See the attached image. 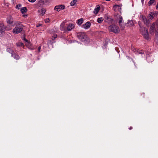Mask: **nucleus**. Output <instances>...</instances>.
Returning a JSON list of instances; mask_svg holds the SVG:
<instances>
[{"mask_svg":"<svg viewBox=\"0 0 158 158\" xmlns=\"http://www.w3.org/2000/svg\"><path fill=\"white\" fill-rule=\"evenodd\" d=\"M65 6L64 5H59L56 6L55 7L54 10H56L58 12L60 11L61 10H63L64 9Z\"/></svg>","mask_w":158,"mask_h":158,"instance_id":"6","label":"nucleus"},{"mask_svg":"<svg viewBox=\"0 0 158 158\" xmlns=\"http://www.w3.org/2000/svg\"><path fill=\"white\" fill-rule=\"evenodd\" d=\"M139 25L140 27L139 30L143 37L145 39L147 40H149V37L148 29L145 27H141L139 23Z\"/></svg>","mask_w":158,"mask_h":158,"instance_id":"2","label":"nucleus"},{"mask_svg":"<svg viewBox=\"0 0 158 158\" xmlns=\"http://www.w3.org/2000/svg\"><path fill=\"white\" fill-rule=\"evenodd\" d=\"M119 25L121 26H122V24H121V23H122V22L123 21V18L121 16H119Z\"/></svg>","mask_w":158,"mask_h":158,"instance_id":"23","label":"nucleus"},{"mask_svg":"<svg viewBox=\"0 0 158 158\" xmlns=\"http://www.w3.org/2000/svg\"><path fill=\"white\" fill-rule=\"evenodd\" d=\"M43 2L42 1H40L37 4H36V7L37 8H39V7L41 6L42 4H43Z\"/></svg>","mask_w":158,"mask_h":158,"instance_id":"17","label":"nucleus"},{"mask_svg":"<svg viewBox=\"0 0 158 158\" xmlns=\"http://www.w3.org/2000/svg\"><path fill=\"white\" fill-rule=\"evenodd\" d=\"M123 29H124L123 28H122V30H123Z\"/></svg>","mask_w":158,"mask_h":158,"instance_id":"45","label":"nucleus"},{"mask_svg":"<svg viewBox=\"0 0 158 158\" xmlns=\"http://www.w3.org/2000/svg\"><path fill=\"white\" fill-rule=\"evenodd\" d=\"M155 0H150L148 2L149 5H152L155 2Z\"/></svg>","mask_w":158,"mask_h":158,"instance_id":"26","label":"nucleus"},{"mask_svg":"<svg viewBox=\"0 0 158 158\" xmlns=\"http://www.w3.org/2000/svg\"><path fill=\"white\" fill-rule=\"evenodd\" d=\"M132 128H133V127H130L129 129L130 130H131L132 129Z\"/></svg>","mask_w":158,"mask_h":158,"instance_id":"40","label":"nucleus"},{"mask_svg":"<svg viewBox=\"0 0 158 158\" xmlns=\"http://www.w3.org/2000/svg\"><path fill=\"white\" fill-rule=\"evenodd\" d=\"M12 57H13L14 59L16 60H19L20 59V56L17 54L14 53L13 54L11 55Z\"/></svg>","mask_w":158,"mask_h":158,"instance_id":"15","label":"nucleus"},{"mask_svg":"<svg viewBox=\"0 0 158 158\" xmlns=\"http://www.w3.org/2000/svg\"><path fill=\"white\" fill-rule=\"evenodd\" d=\"M115 7H117H117H120V6H118V5H116V6H115Z\"/></svg>","mask_w":158,"mask_h":158,"instance_id":"42","label":"nucleus"},{"mask_svg":"<svg viewBox=\"0 0 158 158\" xmlns=\"http://www.w3.org/2000/svg\"><path fill=\"white\" fill-rule=\"evenodd\" d=\"M127 57L128 59H129L130 60L134 62V64L135 65V63L134 61L133 60V59L131 58L129 56H127Z\"/></svg>","mask_w":158,"mask_h":158,"instance_id":"31","label":"nucleus"},{"mask_svg":"<svg viewBox=\"0 0 158 158\" xmlns=\"http://www.w3.org/2000/svg\"><path fill=\"white\" fill-rule=\"evenodd\" d=\"M15 24L16 26H19L20 25H22L21 24V23L18 21L15 22Z\"/></svg>","mask_w":158,"mask_h":158,"instance_id":"27","label":"nucleus"},{"mask_svg":"<svg viewBox=\"0 0 158 158\" xmlns=\"http://www.w3.org/2000/svg\"><path fill=\"white\" fill-rule=\"evenodd\" d=\"M75 27V25L74 24L72 23H69L67 26L66 29L68 31H71Z\"/></svg>","mask_w":158,"mask_h":158,"instance_id":"7","label":"nucleus"},{"mask_svg":"<svg viewBox=\"0 0 158 158\" xmlns=\"http://www.w3.org/2000/svg\"><path fill=\"white\" fill-rule=\"evenodd\" d=\"M77 35L78 38L82 42H85L86 41H88V38L84 32H77Z\"/></svg>","mask_w":158,"mask_h":158,"instance_id":"1","label":"nucleus"},{"mask_svg":"<svg viewBox=\"0 0 158 158\" xmlns=\"http://www.w3.org/2000/svg\"><path fill=\"white\" fill-rule=\"evenodd\" d=\"M41 25L40 24H39L36 26V27H38Z\"/></svg>","mask_w":158,"mask_h":158,"instance_id":"41","label":"nucleus"},{"mask_svg":"<svg viewBox=\"0 0 158 158\" xmlns=\"http://www.w3.org/2000/svg\"><path fill=\"white\" fill-rule=\"evenodd\" d=\"M142 18L144 23L147 26L149 24V22L147 18L145 16H142Z\"/></svg>","mask_w":158,"mask_h":158,"instance_id":"13","label":"nucleus"},{"mask_svg":"<svg viewBox=\"0 0 158 158\" xmlns=\"http://www.w3.org/2000/svg\"><path fill=\"white\" fill-rule=\"evenodd\" d=\"M50 21V20L49 19H46L45 20V22L46 23H47L49 22Z\"/></svg>","mask_w":158,"mask_h":158,"instance_id":"33","label":"nucleus"},{"mask_svg":"<svg viewBox=\"0 0 158 158\" xmlns=\"http://www.w3.org/2000/svg\"><path fill=\"white\" fill-rule=\"evenodd\" d=\"M27 15H23V16L24 17L26 18L27 17Z\"/></svg>","mask_w":158,"mask_h":158,"instance_id":"37","label":"nucleus"},{"mask_svg":"<svg viewBox=\"0 0 158 158\" xmlns=\"http://www.w3.org/2000/svg\"><path fill=\"white\" fill-rule=\"evenodd\" d=\"M154 13L153 12H151V13L148 15V18L151 19H152L154 18Z\"/></svg>","mask_w":158,"mask_h":158,"instance_id":"19","label":"nucleus"},{"mask_svg":"<svg viewBox=\"0 0 158 158\" xmlns=\"http://www.w3.org/2000/svg\"><path fill=\"white\" fill-rule=\"evenodd\" d=\"M23 44L22 43L19 42L16 44V45L18 46H22Z\"/></svg>","mask_w":158,"mask_h":158,"instance_id":"30","label":"nucleus"},{"mask_svg":"<svg viewBox=\"0 0 158 158\" xmlns=\"http://www.w3.org/2000/svg\"><path fill=\"white\" fill-rule=\"evenodd\" d=\"M133 48H132V49H133ZM133 51L135 52H136V53L137 54H144V51L143 50H137L136 49H132Z\"/></svg>","mask_w":158,"mask_h":158,"instance_id":"12","label":"nucleus"},{"mask_svg":"<svg viewBox=\"0 0 158 158\" xmlns=\"http://www.w3.org/2000/svg\"><path fill=\"white\" fill-rule=\"evenodd\" d=\"M57 35L56 34H54L52 37V40H54L55 38H56Z\"/></svg>","mask_w":158,"mask_h":158,"instance_id":"29","label":"nucleus"},{"mask_svg":"<svg viewBox=\"0 0 158 158\" xmlns=\"http://www.w3.org/2000/svg\"><path fill=\"white\" fill-rule=\"evenodd\" d=\"M108 29L110 31L115 33H118L120 32L119 27L114 24H112L110 26L108 27Z\"/></svg>","mask_w":158,"mask_h":158,"instance_id":"3","label":"nucleus"},{"mask_svg":"<svg viewBox=\"0 0 158 158\" xmlns=\"http://www.w3.org/2000/svg\"><path fill=\"white\" fill-rule=\"evenodd\" d=\"M100 10V6H97L94 9L93 12L94 14H97L99 11Z\"/></svg>","mask_w":158,"mask_h":158,"instance_id":"14","label":"nucleus"},{"mask_svg":"<svg viewBox=\"0 0 158 158\" xmlns=\"http://www.w3.org/2000/svg\"><path fill=\"white\" fill-rule=\"evenodd\" d=\"M41 46H39L38 48V51L39 52H40V49H41Z\"/></svg>","mask_w":158,"mask_h":158,"instance_id":"34","label":"nucleus"},{"mask_svg":"<svg viewBox=\"0 0 158 158\" xmlns=\"http://www.w3.org/2000/svg\"><path fill=\"white\" fill-rule=\"evenodd\" d=\"M155 35V41L156 44L158 45V31L157 32V33H156Z\"/></svg>","mask_w":158,"mask_h":158,"instance_id":"24","label":"nucleus"},{"mask_svg":"<svg viewBox=\"0 0 158 158\" xmlns=\"http://www.w3.org/2000/svg\"><path fill=\"white\" fill-rule=\"evenodd\" d=\"M104 20V19L102 17L98 18L97 19V21L98 23H101Z\"/></svg>","mask_w":158,"mask_h":158,"instance_id":"21","label":"nucleus"},{"mask_svg":"<svg viewBox=\"0 0 158 158\" xmlns=\"http://www.w3.org/2000/svg\"><path fill=\"white\" fill-rule=\"evenodd\" d=\"M28 0L30 2H34L36 1V0Z\"/></svg>","mask_w":158,"mask_h":158,"instance_id":"35","label":"nucleus"},{"mask_svg":"<svg viewBox=\"0 0 158 158\" xmlns=\"http://www.w3.org/2000/svg\"><path fill=\"white\" fill-rule=\"evenodd\" d=\"M150 56H147V60L149 61V62H150V60H149V59L150 58Z\"/></svg>","mask_w":158,"mask_h":158,"instance_id":"36","label":"nucleus"},{"mask_svg":"<svg viewBox=\"0 0 158 158\" xmlns=\"http://www.w3.org/2000/svg\"><path fill=\"white\" fill-rule=\"evenodd\" d=\"M106 0L107 1H110V0Z\"/></svg>","mask_w":158,"mask_h":158,"instance_id":"44","label":"nucleus"},{"mask_svg":"<svg viewBox=\"0 0 158 158\" xmlns=\"http://www.w3.org/2000/svg\"><path fill=\"white\" fill-rule=\"evenodd\" d=\"M155 23L156 26V28H158V20Z\"/></svg>","mask_w":158,"mask_h":158,"instance_id":"32","label":"nucleus"},{"mask_svg":"<svg viewBox=\"0 0 158 158\" xmlns=\"http://www.w3.org/2000/svg\"><path fill=\"white\" fill-rule=\"evenodd\" d=\"M46 10L45 9L42 8L40 10H38V12L39 13V15H40L43 16L45 14Z\"/></svg>","mask_w":158,"mask_h":158,"instance_id":"10","label":"nucleus"},{"mask_svg":"<svg viewBox=\"0 0 158 158\" xmlns=\"http://www.w3.org/2000/svg\"><path fill=\"white\" fill-rule=\"evenodd\" d=\"M156 26L155 23H153L150 27V30H151V32L153 33L154 31H156Z\"/></svg>","mask_w":158,"mask_h":158,"instance_id":"11","label":"nucleus"},{"mask_svg":"<svg viewBox=\"0 0 158 158\" xmlns=\"http://www.w3.org/2000/svg\"><path fill=\"white\" fill-rule=\"evenodd\" d=\"M27 10L26 7H23L21 9V11L22 14L24 13L27 12Z\"/></svg>","mask_w":158,"mask_h":158,"instance_id":"18","label":"nucleus"},{"mask_svg":"<svg viewBox=\"0 0 158 158\" xmlns=\"http://www.w3.org/2000/svg\"><path fill=\"white\" fill-rule=\"evenodd\" d=\"M22 5L20 4H19L16 6V8L18 9H19L20 7Z\"/></svg>","mask_w":158,"mask_h":158,"instance_id":"28","label":"nucleus"},{"mask_svg":"<svg viewBox=\"0 0 158 158\" xmlns=\"http://www.w3.org/2000/svg\"><path fill=\"white\" fill-rule=\"evenodd\" d=\"M109 19V18H108V17H106V19Z\"/></svg>","mask_w":158,"mask_h":158,"instance_id":"43","label":"nucleus"},{"mask_svg":"<svg viewBox=\"0 0 158 158\" xmlns=\"http://www.w3.org/2000/svg\"><path fill=\"white\" fill-rule=\"evenodd\" d=\"M64 23H62L61 24L60 26V29L61 30L63 31L64 30Z\"/></svg>","mask_w":158,"mask_h":158,"instance_id":"25","label":"nucleus"},{"mask_svg":"<svg viewBox=\"0 0 158 158\" xmlns=\"http://www.w3.org/2000/svg\"><path fill=\"white\" fill-rule=\"evenodd\" d=\"M24 40L26 42H28V41L27 39H26V38H24Z\"/></svg>","mask_w":158,"mask_h":158,"instance_id":"38","label":"nucleus"},{"mask_svg":"<svg viewBox=\"0 0 158 158\" xmlns=\"http://www.w3.org/2000/svg\"><path fill=\"white\" fill-rule=\"evenodd\" d=\"M6 22L9 24H11L13 23V19L11 16L9 15L7 17L6 19Z\"/></svg>","mask_w":158,"mask_h":158,"instance_id":"9","label":"nucleus"},{"mask_svg":"<svg viewBox=\"0 0 158 158\" xmlns=\"http://www.w3.org/2000/svg\"><path fill=\"white\" fill-rule=\"evenodd\" d=\"M156 9L158 10V2L156 6Z\"/></svg>","mask_w":158,"mask_h":158,"instance_id":"39","label":"nucleus"},{"mask_svg":"<svg viewBox=\"0 0 158 158\" xmlns=\"http://www.w3.org/2000/svg\"><path fill=\"white\" fill-rule=\"evenodd\" d=\"M77 1V0H73L70 3V5L71 6H74Z\"/></svg>","mask_w":158,"mask_h":158,"instance_id":"22","label":"nucleus"},{"mask_svg":"<svg viewBox=\"0 0 158 158\" xmlns=\"http://www.w3.org/2000/svg\"><path fill=\"white\" fill-rule=\"evenodd\" d=\"M91 25L90 23L88 21L84 24L82 26V27L85 29H87L90 27Z\"/></svg>","mask_w":158,"mask_h":158,"instance_id":"8","label":"nucleus"},{"mask_svg":"<svg viewBox=\"0 0 158 158\" xmlns=\"http://www.w3.org/2000/svg\"><path fill=\"white\" fill-rule=\"evenodd\" d=\"M23 25H20L15 27L13 30V32L15 34H18L21 32L23 29Z\"/></svg>","mask_w":158,"mask_h":158,"instance_id":"4","label":"nucleus"},{"mask_svg":"<svg viewBox=\"0 0 158 158\" xmlns=\"http://www.w3.org/2000/svg\"><path fill=\"white\" fill-rule=\"evenodd\" d=\"M5 30V26L3 24H0V36H1L4 35Z\"/></svg>","mask_w":158,"mask_h":158,"instance_id":"5","label":"nucleus"},{"mask_svg":"<svg viewBox=\"0 0 158 158\" xmlns=\"http://www.w3.org/2000/svg\"><path fill=\"white\" fill-rule=\"evenodd\" d=\"M84 19L82 18L78 19L77 21V23L79 25H81L83 23Z\"/></svg>","mask_w":158,"mask_h":158,"instance_id":"16","label":"nucleus"},{"mask_svg":"<svg viewBox=\"0 0 158 158\" xmlns=\"http://www.w3.org/2000/svg\"><path fill=\"white\" fill-rule=\"evenodd\" d=\"M6 51L7 52H9V53H10L11 54V55H12V54H13L14 53V52L13 50L10 48H8L6 49Z\"/></svg>","mask_w":158,"mask_h":158,"instance_id":"20","label":"nucleus"}]
</instances>
